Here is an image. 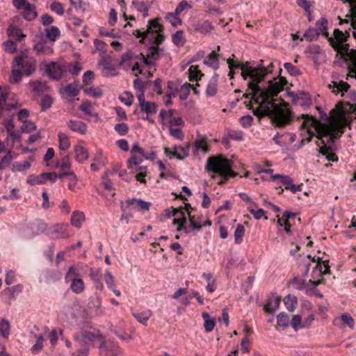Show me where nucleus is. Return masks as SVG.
<instances>
[{"mask_svg": "<svg viewBox=\"0 0 356 356\" xmlns=\"http://www.w3.org/2000/svg\"><path fill=\"white\" fill-rule=\"evenodd\" d=\"M70 289L73 293L76 294L81 293L85 289V284L83 280L80 277H73L72 280H70Z\"/></svg>", "mask_w": 356, "mask_h": 356, "instance_id": "obj_26", "label": "nucleus"}, {"mask_svg": "<svg viewBox=\"0 0 356 356\" xmlns=\"http://www.w3.org/2000/svg\"><path fill=\"white\" fill-rule=\"evenodd\" d=\"M280 301L281 298L279 296L269 298L264 306V310L266 312L273 314L279 308Z\"/></svg>", "mask_w": 356, "mask_h": 356, "instance_id": "obj_25", "label": "nucleus"}, {"mask_svg": "<svg viewBox=\"0 0 356 356\" xmlns=\"http://www.w3.org/2000/svg\"><path fill=\"white\" fill-rule=\"evenodd\" d=\"M190 145L188 144L186 147L181 146H174L172 149L169 147L164 148V152L170 159L176 157L179 160H182L189 155Z\"/></svg>", "mask_w": 356, "mask_h": 356, "instance_id": "obj_11", "label": "nucleus"}, {"mask_svg": "<svg viewBox=\"0 0 356 356\" xmlns=\"http://www.w3.org/2000/svg\"><path fill=\"white\" fill-rule=\"evenodd\" d=\"M140 108L141 111L145 113L147 115H152L157 111L156 104L151 102H146L142 104Z\"/></svg>", "mask_w": 356, "mask_h": 356, "instance_id": "obj_38", "label": "nucleus"}, {"mask_svg": "<svg viewBox=\"0 0 356 356\" xmlns=\"http://www.w3.org/2000/svg\"><path fill=\"white\" fill-rule=\"evenodd\" d=\"M277 323L281 327H288L289 325V316L284 312L280 313L277 316Z\"/></svg>", "mask_w": 356, "mask_h": 356, "instance_id": "obj_53", "label": "nucleus"}, {"mask_svg": "<svg viewBox=\"0 0 356 356\" xmlns=\"http://www.w3.org/2000/svg\"><path fill=\"white\" fill-rule=\"evenodd\" d=\"M188 78L191 81H197L204 74L201 72L198 65H191L188 70Z\"/></svg>", "mask_w": 356, "mask_h": 356, "instance_id": "obj_33", "label": "nucleus"}, {"mask_svg": "<svg viewBox=\"0 0 356 356\" xmlns=\"http://www.w3.org/2000/svg\"><path fill=\"white\" fill-rule=\"evenodd\" d=\"M302 318L300 315H295L291 321V325L294 330L297 331L300 328H302Z\"/></svg>", "mask_w": 356, "mask_h": 356, "instance_id": "obj_63", "label": "nucleus"}, {"mask_svg": "<svg viewBox=\"0 0 356 356\" xmlns=\"http://www.w3.org/2000/svg\"><path fill=\"white\" fill-rule=\"evenodd\" d=\"M284 67L291 76H296L301 74L300 70L291 63H285L284 64Z\"/></svg>", "mask_w": 356, "mask_h": 356, "instance_id": "obj_57", "label": "nucleus"}, {"mask_svg": "<svg viewBox=\"0 0 356 356\" xmlns=\"http://www.w3.org/2000/svg\"><path fill=\"white\" fill-rule=\"evenodd\" d=\"M45 67L46 73L51 79L58 81L63 77L65 70L59 62L51 61Z\"/></svg>", "mask_w": 356, "mask_h": 356, "instance_id": "obj_8", "label": "nucleus"}, {"mask_svg": "<svg viewBox=\"0 0 356 356\" xmlns=\"http://www.w3.org/2000/svg\"><path fill=\"white\" fill-rule=\"evenodd\" d=\"M20 14L26 21H32L38 16L35 10V6L30 3L26 4L22 9Z\"/></svg>", "mask_w": 356, "mask_h": 356, "instance_id": "obj_15", "label": "nucleus"}, {"mask_svg": "<svg viewBox=\"0 0 356 356\" xmlns=\"http://www.w3.org/2000/svg\"><path fill=\"white\" fill-rule=\"evenodd\" d=\"M10 333V323L6 319L3 318L0 321V336L3 339H8Z\"/></svg>", "mask_w": 356, "mask_h": 356, "instance_id": "obj_35", "label": "nucleus"}, {"mask_svg": "<svg viewBox=\"0 0 356 356\" xmlns=\"http://www.w3.org/2000/svg\"><path fill=\"white\" fill-rule=\"evenodd\" d=\"M32 159L31 157L29 158V160L23 161H16L14 162L12 166V172H26L31 168V161Z\"/></svg>", "mask_w": 356, "mask_h": 356, "instance_id": "obj_29", "label": "nucleus"}, {"mask_svg": "<svg viewBox=\"0 0 356 356\" xmlns=\"http://www.w3.org/2000/svg\"><path fill=\"white\" fill-rule=\"evenodd\" d=\"M89 308L93 309L96 314L101 315L104 313L102 309L101 299L99 297H96L92 299L89 302Z\"/></svg>", "mask_w": 356, "mask_h": 356, "instance_id": "obj_42", "label": "nucleus"}, {"mask_svg": "<svg viewBox=\"0 0 356 356\" xmlns=\"http://www.w3.org/2000/svg\"><path fill=\"white\" fill-rule=\"evenodd\" d=\"M3 47L6 52L13 54L17 50V44L13 40H6L3 43Z\"/></svg>", "mask_w": 356, "mask_h": 356, "instance_id": "obj_61", "label": "nucleus"}, {"mask_svg": "<svg viewBox=\"0 0 356 356\" xmlns=\"http://www.w3.org/2000/svg\"><path fill=\"white\" fill-rule=\"evenodd\" d=\"M152 315V312L150 310L144 311L140 313H134L133 316L134 318L140 323H141L143 325H146L147 323V321L150 318Z\"/></svg>", "mask_w": 356, "mask_h": 356, "instance_id": "obj_43", "label": "nucleus"}, {"mask_svg": "<svg viewBox=\"0 0 356 356\" xmlns=\"http://www.w3.org/2000/svg\"><path fill=\"white\" fill-rule=\"evenodd\" d=\"M296 3L299 7L303 8L307 15H312V3L310 1L307 0H296Z\"/></svg>", "mask_w": 356, "mask_h": 356, "instance_id": "obj_62", "label": "nucleus"}, {"mask_svg": "<svg viewBox=\"0 0 356 356\" xmlns=\"http://www.w3.org/2000/svg\"><path fill=\"white\" fill-rule=\"evenodd\" d=\"M271 179L273 181H277L275 188L278 191V194H282L283 193L284 189L282 188V186H284L286 190H288L292 181V179L290 177L280 174L272 175Z\"/></svg>", "mask_w": 356, "mask_h": 356, "instance_id": "obj_13", "label": "nucleus"}, {"mask_svg": "<svg viewBox=\"0 0 356 356\" xmlns=\"http://www.w3.org/2000/svg\"><path fill=\"white\" fill-rule=\"evenodd\" d=\"M21 67L23 74L30 76L36 71V60L33 57L17 56L12 63V67Z\"/></svg>", "mask_w": 356, "mask_h": 356, "instance_id": "obj_6", "label": "nucleus"}, {"mask_svg": "<svg viewBox=\"0 0 356 356\" xmlns=\"http://www.w3.org/2000/svg\"><path fill=\"white\" fill-rule=\"evenodd\" d=\"M185 207H186V211H187L188 215L190 225H191V227H192V229L193 230L199 231L200 229H201V228L202 227H205V226H207V225L210 226L211 225V222L210 220L206 221L202 225H199L197 222H196V221L195 220V216H192L191 215V213H190V211H189V209H192L191 205L189 204H186Z\"/></svg>", "mask_w": 356, "mask_h": 356, "instance_id": "obj_27", "label": "nucleus"}, {"mask_svg": "<svg viewBox=\"0 0 356 356\" xmlns=\"http://www.w3.org/2000/svg\"><path fill=\"white\" fill-rule=\"evenodd\" d=\"M330 88H332V92L339 94L341 93V96L344 95V92H347L348 88H350V85L343 81H332V84L329 85Z\"/></svg>", "mask_w": 356, "mask_h": 356, "instance_id": "obj_22", "label": "nucleus"}, {"mask_svg": "<svg viewBox=\"0 0 356 356\" xmlns=\"http://www.w3.org/2000/svg\"><path fill=\"white\" fill-rule=\"evenodd\" d=\"M36 129L35 124L30 120L23 122V125L20 128L22 133H31Z\"/></svg>", "mask_w": 356, "mask_h": 356, "instance_id": "obj_54", "label": "nucleus"}, {"mask_svg": "<svg viewBox=\"0 0 356 356\" xmlns=\"http://www.w3.org/2000/svg\"><path fill=\"white\" fill-rule=\"evenodd\" d=\"M191 87V84L188 83H186L181 86V93L179 95V99L181 100H186L188 98Z\"/></svg>", "mask_w": 356, "mask_h": 356, "instance_id": "obj_59", "label": "nucleus"}, {"mask_svg": "<svg viewBox=\"0 0 356 356\" xmlns=\"http://www.w3.org/2000/svg\"><path fill=\"white\" fill-rule=\"evenodd\" d=\"M194 30L203 35H207L211 32L213 26L209 21L199 22L193 25Z\"/></svg>", "mask_w": 356, "mask_h": 356, "instance_id": "obj_21", "label": "nucleus"}, {"mask_svg": "<svg viewBox=\"0 0 356 356\" xmlns=\"http://www.w3.org/2000/svg\"><path fill=\"white\" fill-rule=\"evenodd\" d=\"M144 159L142 156L138 154H131V156L128 160V168L129 170H134V167L138 166L143 161Z\"/></svg>", "mask_w": 356, "mask_h": 356, "instance_id": "obj_41", "label": "nucleus"}, {"mask_svg": "<svg viewBox=\"0 0 356 356\" xmlns=\"http://www.w3.org/2000/svg\"><path fill=\"white\" fill-rule=\"evenodd\" d=\"M35 49L38 54H44L50 55L53 53V48L51 47L47 46L43 42H38L35 45Z\"/></svg>", "mask_w": 356, "mask_h": 356, "instance_id": "obj_47", "label": "nucleus"}, {"mask_svg": "<svg viewBox=\"0 0 356 356\" xmlns=\"http://www.w3.org/2000/svg\"><path fill=\"white\" fill-rule=\"evenodd\" d=\"M316 109L319 111L321 119L325 118V121L321 122L312 115L302 114L304 121L302 127L305 128L307 136L302 138L298 147H302L305 143L310 142L313 136H316L323 144L319 149V153L327 156L330 148L326 144L341 136L347 124V120L341 111L333 109L330 112V116L327 117L321 107L316 106Z\"/></svg>", "mask_w": 356, "mask_h": 356, "instance_id": "obj_2", "label": "nucleus"}, {"mask_svg": "<svg viewBox=\"0 0 356 356\" xmlns=\"http://www.w3.org/2000/svg\"><path fill=\"white\" fill-rule=\"evenodd\" d=\"M227 63L229 69L228 76L230 79L234 76V69L241 70V76L244 80L250 79L248 88L251 92L244 93L243 97H251L256 104H259V108L254 111L255 115L269 116L279 127H284L291 122L292 119L291 111L282 105L276 104L274 99L283 90L287 83L286 80L283 77L274 78L273 80L268 81V86L266 89L261 88L259 85L268 74L273 72V63L270 62L267 66H264V60H261L260 64L254 67L250 65V62L236 63L231 58L227 60Z\"/></svg>", "mask_w": 356, "mask_h": 356, "instance_id": "obj_1", "label": "nucleus"}, {"mask_svg": "<svg viewBox=\"0 0 356 356\" xmlns=\"http://www.w3.org/2000/svg\"><path fill=\"white\" fill-rule=\"evenodd\" d=\"M58 140H59L60 149H61V150L67 149L70 146V143L67 136L64 133L59 132L58 134Z\"/></svg>", "mask_w": 356, "mask_h": 356, "instance_id": "obj_45", "label": "nucleus"}, {"mask_svg": "<svg viewBox=\"0 0 356 356\" xmlns=\"http://www.w3.org/2000/svg\"><path fill=\"white\" fill-rule=\"evenodd\" d=\"M50 9L51 11L56 13L58 15H63L65 11V7L63 3L54 1L50 6Z\"/></svg>", "mask_w": 356, "mask_h": 356, "instance_id": "obj_56", "label": "nucleus"}, {"mask_svg": "<svg viewBox=\"0 0 356 356\" xmlns=\"http://www.w3.org/2000/svg\"><path fill=\"white\" fill-rule=\"evenodd\" d=\"M209 147L204 139H200L195 140L193 149L194 154H197L200 151H202L204 153H207Z\"/></svg>", "mask_w": 356, "mask_h": 356, "instance_id": "obj_39", "label": "nucleus"}, {"mask_svg": "<svg viewBox=\"0 0 356 356\" xmlns=\"http://www.w3.org/2000/svg\"><path fill=\"white\" fill-rule=\"evenodd\" d=\"M67 127L73 131L84 134L87 131V124L82 121L70 120L67 123Z\"/></svg>", "mask_w": 356, "mask_h": 356, "instance_id": "obj_19", "label": "nucleus"}, {"mask_svg": "<svg viewBox=\"0 0 356 356\" xmlns=\"http://www.w3.org/2000/svg\"><path fill=\"white\" fill-rule=\"evenodd\" d=\"M79 276L80 274L76 266H71L68 268V270L65 276V282L66 283H69L70 280H72L73 277H79Z\"/></svg>", "mask_w": 356, "mask_h": 356, "instance_id": "obj_49", "label": "nucleus"}, {"mask_svg": "<svg viewBox=\"0 0 356 356\" xmlns=\"http://www.w3.org/2000/svg\"><path fill=\"white\" fill-rule=\"evenodd\" d=\"M136 38H140V42L146 44L148 41L150 46L148 49L147 56L140 54V61L147 66H154L156 61L165 55L163 48H160L165 36L163 34L162 26L159 22V19H150L148 21L146 31H142L136 29L133 32Z\"/></svg>", "mask_w": 356, "mask_h": 356, "instance_id": "obj_3", "label": "nucleus"}, {"mask_svg": "<svg viewBox=\"0 0 356 356\" xmlns=\"http://www.w3.org/2000/svg\"><path fill=\"white\" fill-rule=\"evenodd\" d=\"M320 260V259H318ZM314 264L315 266L312 272V277L313 279H316L321 277L322 275L327 274L330 273V266H328L327 261H320L317 262L314 259H312L311 255H307L306 257L303 258L298 262V268L300 270L302 271V277L304 278L308 276V273L309 271V268L311 265Z\"/></svg>", "mask_w": 356, "mask_h": 356, "instance_id": "obj_5", "label": "nucleus"}, {"mask_svg": "<svg viewBox=\"0 0 356 356\" xmlns=\"http://www.w3.org/2000/svg\"><path fill=\"white\" fill-rule=\"evenodd\" d=\"M89 275L95 288L98 290L104 289V284L102 282V272L99 269L90 268Z\"/></svg>", "mask_w": 356, "mask_h": 356, "instance_id": "obj_17", "label": "nucleus"}, {"mask_svg": "<svg viewBox=\"0 0 356 356\" xmlns=\"http://www.w3.org/2000/svg\"><path fill=\"white\" fill-rule=\"evenodd\" d=\"M333 49L338 52L342 57H348L354 68L355 69L356 73V50L350 49L349 44L344 42L340 44H335Z\"/></svg>", "mask_w": 356, "mask_h": 356, "instance_id": "obj_10", "label": "nucleus"}, {"mask_svg": "<svg viewBox=\"0 0 356 356\" xmlns=\"http://www.w3.org/2000/svg\"><path fill=\"white\" fill-rule=\"evenodd\" d=\"M119 98L120 100L127 106H131L134 99L133 95L127 91L124 92Z\"/></svg>", "mask_w": 356, "mask_h": 356, "instance_id": "obj_60", "label": "nucleus"}, {"mask_svg": "<svg viewBox=\"0 0 356 356\" xmlns=\"http://www.w3.org/2000/svg\"><path fill=\"white\" fill-rule=\"evenodd\" d=\"M84 220L85 215L83 212L76 211L72 213L71 216V223L74 227L80 228Z\"/></svg>", "mask_w": 356, "mask_h": 356, "instance_id": "obj_32", "label": "nucleus"}, {"mask_svg": "<svg viewBox=\"0 0 356 356\" xmlns=\"http://www.w3.org/2000/svg\"><path fill=\"white\" fill-rule=\"evenodd\" d=\"M233 162L230 159L217 157H211L208 159L205 165V170L208 172H213L212 179H215L217 175L220 177L218 182L219 186H223L227 181L236 176V173L232 170Z\"/></svg>", "mask_w": 356, "mask_h": 356, "instance_id": "obj_4", "label": "nucleus"}, {"mask_svg": "<svg viewBox=\"0 0 356 356\" xmlns=\"http://www.w3.org/2000/svg\"><path fill=\"white\" fill-rule=\"evenodd\" d=\"M75 152V159L79 163H83L86 161L88 157V149L81 145H76L74 147Z\"/></svg>", "mask_w": 356, "mask_h": 356, "instance_id": "obj_23", "label": "nucleus"}, {"mask_svg": "<svg viewBox=\"0 0 356 356\" xmlns=\"http://www.w3.org/2000/svg\"><path fill=\"white\" fill-rule=\"evenodd\" d=\"M248 210L251 214L253 215L254 218L257 220L261 219L266 213V211L263 209H257V204L256 207L249 206L248 207Z\"/></svg>", "mask_w": 356, "mask_h": 356, "instance_id": "obj_51", "label": "nucleus"}, {"mask_svg": "<svg viewBox=\"0 0 356 356\" xmlns=\"http://www.w3.org/2000/svg\"><path fill=\"white\" fill-rule=\"evenodd\" d=\"M245 234V227L242 224H238L234 231V240L236 244H240L243 241Z\"/></svg>", "mask_w": 356, "mask_h": 356, "instance_id": "obj_48", "label": "nucleus"}, {"mask_svg": "<svg viewBox=\"0 0 356 356\" xmlns=\"http://www.w3.org/2000/svg\"><path fill=\"white\" fill-rule=\"evenodd\" d=\"M204 64L216 70L219 68V55L216 51H212L208 54L204 60Z\"/></svg>", "mask_w": 356, "mask_h": 356, "instance_id": "obj_20", "label": "nucleus"}, {"mask_svg": "<svg viewBox=\"0 0 356 356\" xmlns=\"http://www.w3.org/2000/svg\"><path fill=\"white\" fill-rule=\"evenodd\" d=\"M7 33L10 38L18 42L22 41L26 37L20 28L13 24L8 26Z\"/></svg>", "mask_w": 356, "mask_h": 356, "instance_id": "obj_24", "label": "nucleus"}, {"mask_svg": "<svg viewBox=\"0 0 356 356\" xmlns=\"http://www.w3.org/2000/svg\"><path fill=\"white\" fill-rule=\"evenodd\" d=\"M333 35V38L330 37L328 38V41L332 47H335V44H340L346 42L350 37L349 31H346L345 33H343L338 29H335L334 30Z\"/></svg>", "mask_w": 356, "mask_h": 356, "instance_id": "obj_14", "label": "nucleus"}, {"mask_svg": "<svg viewBox=\"0 0 356 356\" xmlns=\"http://www.w3.org/2000/svg\"><path fill=\"white\" fill-rule=\"evenodd\" d=\"M99 348L100 354L103 356H117L122 353V350L118 345L111 341H103Z\"/></svg>", "mask_w": 356, "mask_h": 356, "instance_id": "obj_9", "label": "nucleus"}, {"mask_svg": "<svg viewBox=\"0 0 356 356\" xmlns=\"http://www.w3.org/2000/svg\"><path fill=\"white\" fill-rule=\"evenodd\" d=\"M132 4L138 12L142 13L144 17H148L149 8L150 7L149 3L139 0H134L132 1Z\"/></svg>", "mask_w": 356, "mask_h": 356, "instance_id": "obj_30", "label": "nucleus"}, {"mask_svg": "<svg viewBox=\"0 0 356 356\" xmlns=\"http://www.w3.org/2000/svg\"><path fill=\"white\" fill-rule=\"evenodd\" d=\"M84 92L86 95L95 98L101 97L103 95L102 90L99 88L90 87L84 90Z\"/></svg>", "mask_w": 356, "mask_h": 356, "instance_id": "obj_50", "label": "nucleus"}, {"mask_svg": "<svg viewBox=\"0 0 356 356\" xmlns=\"http://www.w3.org/2000/svg\"><path fill=\"white\" fill-rule=\"evenodd\" d=\"M47 180L55 182L56 181V173L54 172H43L38 176L31 175L28 177L27 182L31 185H41L45 184Z\"/></svg>", "mask_w": 356, "mask_h": 356, "instance_id": "obj_12", "label": "nucleus"}, {"mask_svg": "<svg viewBox=\"0 0 356 356\" xmlns=\"http://www.w3.org/2000/svg\"><path fill=\"white\" fill-rule=\"evenodd\" d=\"M79 88L77 86L70 83L60 90V92L67 97H74L79 95Z\"/></svg>", "mask_w": 356, "mask_h": 356, "instance_id": "obj_31", "label": "nucleus"}, {"mask_svg": "<svg viewBox=\"0 0 356 356\" xmlns=\"http://www.w3.org/2000/svg\"><path fill=\"white\" fill-rule=\"evenodd\" d=\"M53 104V99L49 95H44L41 100V111H45L51 108Z\"/></svg>", "mask_w": 356, "mask_h": 356, "instance_id": "obj_58", "label": "nucleus"}, {"mask_svg": "<svg viewBox=\"0 0 356 356\" xmlns=\"http://www.w3.org/2000/svg\"><path fill=\"white\" fill-rule=\"evenodd\" d=\"M286 308L289 312H293L298 305V300L295 296L288 295L284 299Z\"/></svg>", "mask_w": 356, "mask_h": 356, "instance_id": "obj_36", "label": "nucleus"}, {"mask_svg": "<svg viewBox=\"0 0 356 356\" xmlns=\"http://www.w3.org/2000/svg\"><path fill=\"white\" fill-rule=\"evenodd\" d=\"M13 159V151L9 149L6 155L0 160V170H4L8 168Z\"/></svg>", "mask_w": 356, "mask_h": 356, "instance_id": "obj_40", "label": "nucleus"}, {"mask_svg": "<svg viewBox=\"0 0 356 356\" xmlns=\"http://www.w3.org/2000/svg\"><path fill=\"white\" fill-rule=\"evenodd\" d=\"M99 64L102 66V74L103 76L109 77L114 76L118 74V70L116 67L105 59L103 60Z\"/></svg>", "mask_w": 356, "mask_h": 356, "instance_id": "obj_18", "label": "nucleus"}, {"mask_svg": "<svg viewBox=\"0 0 356 356\" xmlns=\"http://www.w3.org/2000/svg\"><path fill=\"white\" fill-rule=\"evenodd\" d=\"M321 33H318V30L314 27L309 26L307 30L305 32L303 36L308 42H313L318 40Z\"/></svg>", "mask_w": 356, "mask_h": 356, "instance_id": "obj_37", "label": "nucleus"}, {"mask_svg": "<svg viewBox=\"0 0 356 356\" xmlns=\"http://www.w3.org/2000/svg\"><path fill=\"white\" fill-rule=\"evenodd\" d=\"M165 19L172 26H177L181 24V20L179 18V15H175V11L168 13L165 15Z\"/></svg>", "mask_w": 356, "mask_h": 356, "instance_id": "obj_46", "label": "nucleus"}, {"mask_svg": "<svg viewBox=\"0 0 356 356\" xmlns=\"http://www.w3.org/2000/svg\"><path fill=\"white\" fill-rule=\"evenodd\" d=\"M45 35L51 41H56L60 35L59 29L55 26H51L44 29Z\"/></svg>", "mask_w": 356, "mask_h": 356, "instance_id": "obj_34", "label": "nucleus"}, {"mask_svg": "<svg viewBox=\"0 0 356 356\" xmlns=\"http://www.w3.org/2000/svg\"><path fill=\"white\" fill-rule=\"evenodd\" d=\"M114 129L120 136H124L129 131L128 125L126 123L122 122L115 125Z\"/></svg>", "mask_w": 356, "mask_h": 356, "instance_id": "obj_64", "label": "nucleus"}, {"mask_svg": "<svg viewBox=\"0 0 356 356\" xmlns=\"http://www.w3.org/2000/svg\"><path fill=\"white\" fill-rule=\"evenodd\" d=\"M104 336L99 332H90L82 330L80 333H76L74 335V339L79 346H85L88 347L94 346V341L96 339H102Z\"/></svg>", "mask_w": 356, "mask_h": 356, "instance_id": "obj_7", "label": "nucleus"}, {"mask_svg": "<svg viewBox=\"0 0 356 356\" xmlns=\"http://www.w3.org/2000/svg\"><path fill=\"white\" fill-rule=\"evenodd\" d=\"M202 317L204 320V327L206 332H211L215 327L216 321L214 317H211L207 312H203Z\"/></svg>", "mask_w": 356, "mask_h": 356, "instance_id": "obj_28", "label": "nucleus"}, {"mask_svg": "<svg viewBox=\"0 0 356 356\" xmlns=\"http://www.w3.org/2000/svg\"><path fill=\"white\" fill-rule=\"evenodd\" d=\"M15 67H13L11 70V74L9 76L8 81L11 83H18L21 81L23 72L20 70L15 69Z\"/></svg>", "mask_w": 356, "mask_h": 356, "instance_id": "obj_44", "label": "nucleus"}, {"mask_svg": "<svg viewBox=\"0 0 356 356\" xmlns=\"http://www.w3.org/2000/svg\"><path fill=\"white\" fill-rule=\"evenodd\" d=\"M22 131L20 130H15L10 133H9V135L7 136L6 141L8 142V140H11L13 142L12 147L14 146V143L15 142H21L22 140Z\"/></svg>", "mask_w": 356, "mask_h": 356, "instance_id": "obj_52", "label": "nucleus"}, {"mask_svg": "<svg viewBox=\"0 0 356 356\" xmlns=\"http://www.w3.org/2000/svg\"><path fill=\"white\" fill-rule=\"evenodd\" d=\"M133 59H138L140 60V54L136 55L132 51H127L122 54L119 65L122 66L124 70H129L131 66V61Z\"/></svg>", "mask_w": 356, "mask_h": 356, "instance_id": "obj_16", "label": "nucleus"}, {"mask_svg": "<svg viewBox=\"0 0 356 356\" xmlns=\"http://www.w3.org/2000/svg\"><path fill=\"white\" fill-rule=\"evenodd\" d=\"M172 216L175 217L173 220L174 224H179L183 221L184 218H186L184 211L179 209H174Z\"/></svg>", "mask_w": 356, "mask_h": 356, "instance_id": "obj_55", "label": "nucleus"}]
</instances>
